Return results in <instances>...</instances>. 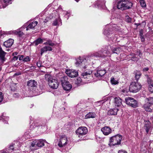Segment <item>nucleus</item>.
<instances>
[{"label":"nucleus","instance_id":"f257e3e1","mask_svg":"<svg viewBox=\"0 0 153 153\" xmlns=\"http://www.w3.org/2000/svg\"><path fill=\"white\" fill-rule=\"evenodd\" d=\"M45 78L48 81V85L51 88L56 89L58 88L59 85V83L56 79H53L49 74H45Z\"/></svg>","mask_w":153,"mask_h":153},{"label":"nucleus","instance_id":"f03ea898","mask_svg":"<svg viewBox=\"0 0 153 153\" xmlns=\"http://www.w3.org/2000/svg\"><path fill=\"white\" fill-rule=\"evenodd\" d=\"M131 5V3L125 0L117 1V8L122 10L129 9Z\"/></svg>","mask_w":153,"mask_h":153},{"label":"nucleus","instance_id":"7ed1b4c3","mask_svg":"<svg viewBox=\"0 0 153 153\" xmlns=\"http://www.w3.org/2000/svg\"><path fill=\"white\" fill-rule=\"evenodd\" d=\"M122 138V136L119 134H117L111 137L109 140V146L111 147L120 144Z\"/></svg>","mask_w":153,"mask_h":153},{"label":"nucleus","instance_id":"20e7f679","mask_svg":"<svg viewBox=\"0 0 153 153\" xmlns=\"http://www.w3.org/2000/svg\"><path fill=\"white\" fill-rule=\"evenodd\" d=\"M142 85L137 82H132L130 84L129 90L130 92L133 93H136L140 90Z\"/></svg>","mask_w":153,"mask_h":153},{"label":"nucleus","instance_id":"39448f33","mask_svg":"<svg viewBox=\"0 0 153 153\" xmlns=\"http://www.w3.org/2000/svg\"><path fill=\"white\" fill-rule=\"evenodd\" d=\"M45 140L43 139L37 140L33 141L31 143L30 147L33 150H36L37 148V147H42L44 146Z\"/></svg>","mask_w":153,"mask_h":153},{"label":"nucleus","instance_id":"423d86ee","mask_svg":"<svg viewBox=\"0 0 153 153\" xmlns=\"http://www.w3.org/2000/svg\"><path fill=\"white\" fill-rule=\"evenodd\" d=\"M67 76H64L60 78V80L63 89L67 91L70 90L72 88V85L69 84V82L67 80Z\"/></svg>","mask_w":153,"mask_h":153},{"label":"nucleus","instance_id":"0eeeda50","mask_svg":"<svg viewBox=\"0 0 153 153\" xmlns=\"http://www.w3.org/2000/svg\"><path fill=\"white\" fill-rule=\"evenodd\" d=\"M145 101V103L144 104L143 107L147 111H152V110L150 107L153 104V98L150 97L146 98Z\"/></svg>","mask_w":153,"mask_h":153},{"label":"nucleus","instance_id":"6e6552de","mask_svg":"<svg viewBox=\"0 0 153 153\" xmlns=\"http://www.w3.org/2000/svg\"><path fill=\"white\" fill-rule=\"evenodd\" d=\"M125 101L127 105L132 107L135 108L138 106L137 102L133 98L130 97L126 98L125 99Z\"/></svg>","mask_w":153,"mask_h":153},{"label":"nucleus","instance_id":"1a4fd4ad","mask_svg":"<svg viewBox=\"0 0 153 153\" xmlns=\"http://www.w3.org/2000/svg\"><path fill=\"white\" fill-rule=\"evenodd\" d=\"M67 137L65 135L60 136V139L58 144V146L60 147H62L67 144Z\"/></svg>","mask_w":153,"mask_h":153},{"label":"nucleus","instance_id":"9d476101","mask_svg":"<svg viewBox=\"0 0 153 153\" xmlns=\"http://www.w3.org/2000/svg\"><path fill=\"white\" fill-rule=\"evenodd\" d=\"M88 131L87 128L85 127H79L76 131V134L79 135H84L86 134Z\"/></svg>","mask_w":153,"mask_h":153},{"label":"nucleus","instance_id":"9b49d317","mask_svg":"<svg viewBox=\"0 0 153 153\" xmlns=\"http://www.w3.org/2000/svg\"><path fill=\"white\" fill-rule=\"evenodd\" d=\"M65 73L68 76L71 78L76 77L78 75L77 71L74 70L67 69Z\"/></svg>","mask_w":153,"mask_h":153},{"label":"nucleus","instance_id":"f8f14e48","mask_svg":"<svg viewBox=\"0 0 153 153\" xmlns=\"http://www.w3.org/2000/svg\"><path fill=\"white\" fill-rule=\"evenodd\" d=\"M92 72L91 71H85L82 73V78L85 79L87 78L88 79L86 81L87 82H88L90 81V79H91V74H92Z\"/></svg>","mask_w":153,"mask_h":153},{"label":"nucleus","instance_id":"ddd939ff","mask_svg":"<svg viewBox=\"0 0 153 153\" xmlns=\"http://www.w3.org/2000/svg\"><path fill=\"white\" fill-rule=\"evenodd\" d=\"M37 85V82L34 80H29L27 82V85L31 90L33 89V88L36 87Z\"/></svg>","mask_w":153,"mask_h":153},{"label":"nucleus","instance_id":"4468645a","mask_svg":"<svg viewBox=\"0 0 153 153\" xmlns=\"http://www.w3.org/2000/svg\"><path fill=\"white\" fill-rule=\"evenodd\" d=\"M101 131L105 135H108L111 133L112 130L108 126H105L101 129Z\"/></svg>","mask_w":153,"mask_h":153},{"label":"nucleus","instance_id":"2eb2a0df","mask_svg":"<svg viewBox=\"0 0 153 153\" xmlns=\"http://www.w3.org/2000/svg\"><path fill=\"white\" fill-rule=\"evenodd\" d=\"M106 73L105 70L104 69H98L97 70L96 72L95 73L94 75L96 77L100 78L103 76Z\"/></svg>","mask_w":153,"mask_h":153},{"label":"nucleus","instance_id":"dca6fc26","mask_svg":"<svg viewBox=\"0 0 153 153\" xmlns=\"http://www.w3.org/2000/svg\"><path fill=\"white\" fill-rule=\"evenodd\" d=\"M14 40L12 39H10L4 42L3 45L7 48L10 47L13 44Z\"/></svg>","mask_w":153,"mask_h":153},{"label":"nucleus","instance_id":"f3484780","mask_svg":"<svg viewBox=\"0 0 153 153\" xmlns=\"http://www.w3.org/2000/svg\"><path fill=\"white\" fill-rule=\"evenodd\" d=\"M115 29H116V28H115V27L111 26L108 30H104L103 32L104 34L107 36H109L110 34L111 33V32H112V30H116Z\"/></svg>","mask_w":153,"mask_h":153},{"label":"nucleus","instance_id":"a211bd4d","mask_svg":"<svg viewBox=\"0 0 153 153\" xmlns=\"http://www.w3.org/2000/svg\"><path fill=\"white\" fill-rule=\"evenodd\" d=\"M52 50V48L51 47L48 46H45L41 49L40 54L41 55H42L44 52L48 51H51Z\"/></svg>","mask_w":153,"mask_h":153},{"label":"nucleus","instance_id":"6ab92c4d","mask_svg":"<svg viewBox=\"0 0 153 153\" xmlns=\"http://www.w3.org/2000/svg\"><path fill=\"white\" fill-rule=\"evenodd\" d=\"M38 22L37 21L33 22L30 23L27 27L26 30H27L29 29H34L35 27L37 25Z\"/></svg>","mask_w":153,"mask_h":153},{"label":"nucleus","instance_id":"aec40b11","mask_svg":"<svg viewBox=\"0 0 153 153\" xmlns=\"http://www.w3.org/2000/svg\"><path fill=\"white\" fill-rule=\"evenodd\" d=\"M102 51H99L98 52H95L91 54L90 56L91 57L95 56V57H105L106 55L104 54H102Z\"/></svg>","mask_w":153,"mask_h":153},{"label":"nucleus","instance_id":"412c9836","mask_svg":"<svg viewBox=\"0 0 153 153\" xmlns=\"http://www.w3.org/2000/svg\"><path fill=\"white\" fill-rule=\"evenodd\" d=\"M12 0H3L2 3V8L6 7L8 5L12 3Z\"/></svg>","mask_w":153,"mask_h":153},{"label":"nucleus","instance_id":"4be33fe9","mask_svg":"<svg viewBox=\"0 0 153 153\" xmlns=\"http://www.w3.org/2000/svg\"><path fill=\"white\" fill-rule=\"evenodd\" d=\"M118 110L117 108L111 109L108 111V114L111 115H116Z\"/></svg>","mask_w":153,"mask_h":153},{"label":"nucleus","instance_id":"5701e85b","mask_svg":"<svg viewBox=\"0 0 153 153\" xmlns=\"http://www.w3.org/2000/svg\"><path fill=\"white\" fill-rule=\"evenodd\" d=\"M6 53L2 49L1 47H0V59L3 61H4L5 56Z\"/></svg>","mask_w":153,"mask_h":153},{"label":"nucleus","instance_id":"b1692460","mask_svg":"<svg viewBox=\"0 0 153 153\" xmlns=\"http://www.w3.org/2000/svg\"><path fill=\"white\" fill-rule=\"evenodd\" d=\"M151 124L149 121H146L145 123V128L147 133H148L151 128Z\"/></svg>","mask_w":153,"mask_h":153},{"label":"nucleus","instance_id":"393cba45","mask_svg":"<svg viewBox=\"0 0 153 153\" xmlns=\"http://www.w3.org/2000/svg\"><path fill=\"white\" fill-rule=\"evenodd\" d=\"M76 61L75 64L77 66H79V65H81L83 64H84V63L86 61V59L83 60L81 59V57H79L76 59Z\"/></svg>","mask_w":153,"mask_h":153},{"label":"nucleus","instance_id":"a878e982","mask_svg":"<svg viewBox=\"0 0 153 153\" xmlns=\"http://www.w3.org/2000/svg\"><path fill=\"white\" fill-rule=\"evenodd\" d=\"M135 78L137 82L141 77L142 74L140 71H134Z\"/></svg>","mask_w":153,"mask_h":153},{"label":"nucleus","instance_id":"bb28decb","mask_svg":"<svg viewBox=\"0 0 153 153\" xmlns=\"http://www.w3.org/2000/svg\"><path fill=\"white\" fill-rule=\"evenodd\" d=\"M10 34H12L13 33L15 34L18 35L20 37L24 35V33L23 32L18 30L10 31Z\"/></svg>","mask_w":153,"mask_h":153},{"label":"nucleus","instance_id":"cd10ccee","mask_svg":"<svg viewBox=\"0 0 153 153\" xmlns=\"http://www.w3.org/2000/svg\"><path fill=\"white\" fill-rule=\"evenodd\" d=\"M114 102L115 106L118 107L121 104V100L119 97H116L114 98Z\"/></svg>","mask_w":153,"mask_h":153},{"label":"nucleus","instance_id":"c85d7f7f","mask_svg":"<svg viewBox=\"0 0 153 153\" xmlns=\"http://www.w3.org/2000/svg\"><path fill=\"white\" fill-rule=\"evenodd\" d=\"M96 114L94 113L90 112L85 116L86 118H94L96 117Z\"/></svg>","mask_w":153,"mask_h":153},{"label":"nucleus","instance_id":"c756f323","mask_svg":"<svg viewBox=\"0 0 153 153\" xmlns=\"http://www.w3.org/2000/svg\"><path fill=\"white\" fill-rule=\"evenodd\" d=\"M43 42V39L40 38H39L35 40L33 42V45L36 46L38 45L39 44L42 43Z\"/></svg>","mask_w":153,"mask_h":153},{"label":"nucleus","instance_id":"7c9ffc66","mask_svg":"<svg viewBox=\"0 0 153 153\" xmlns=\"http://www.w3.org/2000/svg\"><path fill=\"white\" fill-rule=\"evenodd\" d=\"M45 45H48L51 46H53L55 45V43L52 42V41L51 40H48L44 43Z\"/></svg>","mask_w":153,"mask_h":153},{"label":"nucleus","instance_id":"2f4dec72","mask_svg":"<svg viewBox=\"0 0 153 153\" xmlns=\"http://www.w3.org/2000/svg\"><path fill=\"white\" fill-rule=\"evenodd\" d=\"M120 48H114L112 51L113 53H115L117 54H119L120 53Z\"/></svg>","mask_w":153,"mask_h":153},{"label":"nucleus","instance_id":"473e14b6","mask_svg":"<svg viewBox=\"0 0 153 153\" xmlns=\"http://www.w3.org/2000/svg\"><path fill=\"white\" fill-rule=\"evenodd\" d=\"M140 2L142 7H146V4L144 0H140Z\"/></svg>","mask_w":153,"mask_h":153},{"label":"nucleus","instance_id":"72a5a7b5","mask_svg":"<svg viewBox=\"0 0 153 153\" xmlns=\"http://www.w3.org/2000/svg\"><path fill=\"white\" fill-rule=\"evenodd\" d=\"M19 147L17 148L15 147V145L14 144H12L9 147V150H13L14 149V148L16 149H18Z\"/></svg>","mask_w":153,"mask_h":153},{"label":"nucleus","instance_id":"f704fd0d","mask_svg":"<svg viewBox=\"0 0 153 153\" xmlns=\"http://www.w3.org/2000/svg\"><path fill=\"white\" fill-rule=\"evenodd\" d=\"M111 82L112 84L114 85H116L118 83V82L115 80L114 78H111Z\"/></svg>","mask_w":153,"mask_h":153},{"label":"nucleus","instance_id":"c9c22d12","mask_svg":"<svg viewBox=\"0 0 153 153\" xmlns=\"http://www.w3.org/2000/svg\"><path fill=\"white\" fill-rule=\"evenodd\" d=\"M30 58L29 56H27L25 57H24L23 61L25 62H27L30 61Z\"/></svg>","mask_w":153,"mask_h":153},{"label":"nucleus","instance_id":"e433bc0d","mask_svg":"<svg viewBox=\"0 0 153 153\" xmlns=\"http://www.w3.org/2000/svg\"><path fill=\"white\" fill-rule=\"evenodd\" d=\"M126 21L128 23L131 22V18L129 17L128 16H126Z\"/></svg>","mask_w":153,"mask_h":153},{"label":"nucleus","instance_id":"4c0bfd02","mask_svg":"<svg viewBox=\"0 0 153 153\" xmlns=\"http://www.w3.org/2000/svg\"><path fill=\"white\" fill-rule=\"evenodd\" d=\"M148 89L150 92H153V85L152 84L149 85Z\"/></svg>","mask_w":153,"mask_h":153},{"label":"nucleus","instance_id":"58836bf2","mask_svg":"<svg viewBox=\"0 0 153 153\" xmlns=\"http://www.w3.org/2000/svg\"><path fill=\"white\" fill-rule=\"evenodd\" d=\"M18 57L19 58V60L20 61H23L24 57V56L23 55H18Z\"/></svg>","mask_w":153,"mask_h":153},{"label":"nucleus","instance_id":"ea45409f","mask_svg":"<svg viewBox=\"0 0 153 153\" xmlns=\"http://www.w3.org/2000/svg\"><path fill=\"white\" fill-rule=\"evenodd\" d=\"M4 95L1 92H0V102H1L3 99Z\"/></svg>","mask_w":153,"mask_h":153},{"label":"nucleus","instance_id":"a19ab883","mask_svg":"<svg viewBox=\"0 0 153 153\" xmlns=\"http://www.w3.org/2000/svg\"><path fill=\"white\" fill-rule=\"evenodd\" d=\"M139 59L138 57H136L135 56H134L132 57V60L134 61H137L139 60Z\"/></svg>","mask_w":153,"mask_h":153},{"label":"nucleus","instance_id":"79ce46f5","mask_svg":"<svg viewBox=\"0 0 153 153\" xmlns=\"http://www.w3.org/2000/svg\"><path fill=\"white\" fill-rule=\"evenodd\" d=\"M148 77V79H147V81L148 82V83L149 84V85L152 84V80L150 78L148 77V76H147Z\"/></svg>","mask_w":153,"mask_h":153},{"label":"nucleus","instance_id":"37998d69","mask_svg":"<svg viewBox=\"0 0 153 153\" xmlns=\"http://www.w3.org/2000/svg\"><path fill=\"white\" fill-rule=\"evenodd\" d=\"M102 54H104V55H106V56H106V55L105 54H109V53H110V52H109V51H102Z\"/></svg>","mask_w":153,"mask_h":153},{"label":"nucleus","instance_id":"c03bdc74","mask_svg":"<svg viewBox=\"0 0 153 153\" xmlns=\"http://www.w3.org/2000/svg\"><path fill=\"white\" fill-rule=\"evenodd\" d=\"M149 68L148 67L144 68L143 69V72H146V71H148L149 70Z\"/></svg>","mask_w":153,"mask_h":153},{"label":"nucleus","instance_id":"a18cd8bd","mask_svg":"<svg viewBox=\"0 0 153 153\" xmlns=\"http://www.w3.org/2000/svg\"><path fill=\"white\" fill-rule=\"evenodd\" d=\"M58 22L56 19L53 21V25L54 26H56L57 25Z\"/></svg>","mask_w":153,"mask_h":153},{"label":"nucleus","instance_id":"49530a36","mask_svg":"<svg viewBox=\"0 0 153 153\" xmlns=\"http://www.w3.org/2000/svg\"><path fill=\"white\" fill-rule=\"evenodd\" d=\"M37 66L38 67H41V63L40 61L38 62H37Z\"/></svg>","mask_w":153,"mask_h":153},{"label":"nucleus","instance_id":"de8ad7c7","mask_svg":"<svg viewBox=\"0 0 153 153\" xmlns=\"http://www.w3.org/2000/svg\"><path fill=\"white\" fill-rule=\"evenodd\" d=\"M118 153H127V152L125 150H119L118 152Z\"/></svg>","mask_w":153,"mask_h":153},{"label":"nucleus","instance_id":"09e8293b","mask_svg":"<svg viewBox=\"0 0 153 153\" xmlns=\"http://www.w3.org/2000/svg\"><path fill=\"white\" fill-rule=\"evenodd\" d=\"M19 94L18 93H15L13 95V96L15 97H19Z\"/></svg>","mask_w":153,"mask_h":153},{"label":"nucleus","instance_id":"8fccbe9b","mask_svg":"<svg viewBox=\"0 0 153 153\" xmlns=\"http://www.w3.org/2000/svg\"><path fill=\"white\" fill-rule=\"evenodd\" d=\"M100 3L101 2L100 1H98L97 3V5L98 7H101L102 6Z\"/></svg>","mask_w":153,"mask_h":153},{"label":"nucleus","instance_id":"3c124183","mask_svg":"<svg viewBox=\"0 0 153 153\" xmlns=\"http://www.w3.org/2000/svg\"><path fill=\"white\" fill-rule=\"evenodd\" d=\"M77 81H78V83H80L82 81V79L80 78H78L77 79Z\"/></svg>","mask_w":153,"mask_h":153},{"label":"nucleus","instance_id":"603ef678","mask_svg":"<svg viewBox=\"0 0 153 153\" xmlns=\"http://www.w3.org/2000/svg\"><path fill=\"white\" fill-rule=\"evenodd\" d=\"M18 58V56H14L13 57V59L15 61L16 60H17Z\"/></svg>","mask_w":153,"mask_h":153},{"label":"nucleus","instance_id":"864d4df0","mask_svg":"<svg viewBox=\"0 0 153 153\" xmlns=\"http://www.w3.org/2000/svg\"><path fill=\"white\" fill-rule=\"evenodd\" d=\"M2 118L3 119H6V120H7L8 119V117H4L3 115L2 116Z\"/></svg>","mask_w":153,"mask_h":153},{"label":"nucleus","instance_id":"5fc2aeb1","mask_svg":"<svg viewBox=\"0 0 153 153\" xmlns=\"http://www.w3.org/2000/svg\"><path fill=\"white\" fill-rule=\"evenodd\" d=\"M3 0H0V8H2V3Z\"/></svg>","mask_w":153,"mask_h":153},{"label":"nucleus","instance_id":"6e6d98bb","mask_svg":"<svg viewBox=\"0 0 153 153\" xmlns=\"http://www.w3.org/2000/svg\"><path fill=\"white\" fill-rule=\"evenodd\" d=\"M140 38L141 39L142 41L143 42L144 41V40H145L144 38L142 36H140Z\"/></svg>","mask_w":153,"mask_h":153},{"label":"nucleus","instance_id":"4d7b16f0","mask_svg":"<svg viewBox=\"0 0 153 153\" xmlns=\"http://www.w3.org/2000/svg\"><path fill=\"white\" fill-rule=\"evenodd\" d=\"M18 54V53L17 52H14L13 53V55H17Z\"/></svg>","mask_w":153,"mask_h":153},{"label":"nucleus","instance_id":"13d9d810","mask_svg":"<svg viewBox=\"0 0 153 153\" xmlns=\"http://www.w3.org/2000/svg\"><path fill=\"white\" fill-rule=\"evenodd\" d=\"M3 34L2 32V31H0V38L3 35Z\"/></svg>","mask_w":153,"mask_h":153},{"label":"nucleus","instance_id":"bf43d9fd","mask_svg":"<svg viewBox=\"0 0 153 153\" xmlns=\"http://www.w3.org/2000/svg\"><path fill=\"white\" fill-rule=\"evenodd\" d=\"M20 74H21V73H15V75H18Z\"/></svg>","mask_w":153,"mask_h":153},{"label":"nucleus","instance_id":"052dcab7","mask_svg":"<svg viewBox=\"0 0 153 153\" xmlns=\"http://www.w3.org/2000/svg\"><path fill=\"white\" fill-rule=\"evenodd\" d=\"M135 25H136L137 26H138L140 25V23H139L136 24Z\"/></svg>","mask_w":153,"mask_h":153},{"label":"nucleus","instance_id":"680f3d73","mask_svg":"<svg viewBox=\"0 0 153 153\" xmlns=\"http://www.w3.org/2000/svg\"><path fill=\"white\" fill-rule=\"evenodd\" d=\"M150 120H153V116L151 117Z\"/></svg>","mask_w":153,"mask_h":153},{"label":"nucleus","instance_id":"e2e57ef3","mask_svg":"<svg viewBox=\"0 0 153 153\" xmlns=\"http://www.w3.org/2000/svg\"><path fill=\"white\" fill-rule=\"evenodd\" d=\"M1 153H7V152H1Z\"/></svg>","mask_w":153,"mask_h":153},{"label":"nucleus","instance_id":"0e129e2a","mask_svg":"<svg viewBox=\"0 0 153 153\" xmlns=\"http://www.w3.org/2000/svg\"><path fill=\"white\" fill-rule=\"evenodd\" d=\"M66 14H65V15H67V14L68 13V12H66Z\"/></svg>","mask_w":153,"mask_h":153},{"label":"nucleus","instance_id":"69168bd1","mask_svg":"<svg viewBox=\"0 0 153 153\" xmlns=\"http://www.w3.org/2000/svg\"><path fill=\"white\" fill-rule=\"evenodd\" d=\"M84 68H86V67H85V66H84Z\"/></svg>","mask_w":153,"mask_h":153},{"label":"nucleus","instance_id":"338daca9","mask_svg":"<svg viewBox=\"0 0 153 153\" xmlns=\"http://www.w3.org/2000/svg\"><path fill=\"white\" fill-rule=\"evenodd\" d=\"M1 68L0 67V71H1Z\"/></svg>","mask_w":153,"mask_h":153},{"label":"nucleus","instance_id":"774afa93","mask_svg":"<svg viewBox=\"0 0 153 153\" xmlns=\"http://www.w3.org/2000/svg\"><path fill=\"white\" fill-rule=\"evenodd\" d=\"M55 141H56V140ZM57 141H58V140H57Z\"/></svg>","mask_w":153,"mask_h":153}]
</instances>
